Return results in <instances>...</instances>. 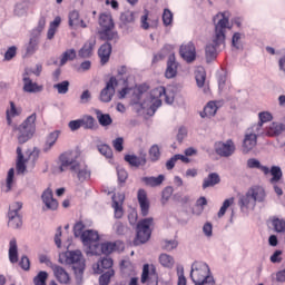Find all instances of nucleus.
Returning <instances> with one entry per match:
<instances>
[{
    "mask_svg": "<svg viewBox=\"0 0 285 285\" xmlns=\"http://www.w3.org/2000/svg\"><path fill=\"white\" fill-rule=\"evenodd\" d=\"M14 168H10L7 173V177L4 181L1 183V191L2 193H12V188H14Z\"/></svg>",
    "mask_w": 285,
    "mask_h": 285,
    "instance_id": "19",
    "label": "nucleus"
},
{
    "mask_svg": "<svg viewBox=\"0 0 285 285\" xmlns=\"http://www.w3.org/2000/svg\"><path fill=\"white\" fill-rule=\"evenodd\" d=\"M195 285H215V277L213 275L203 278V281H198Z\"/></svg>",
    "mask_w": 285,
    "mask_h": 285,
    "instance_id": "64",
    "label": "nucleus"
},
{
    "mask_svg": "<svg viewBox=\"0 0 285 285\" xmlns=\"http://www.w3.org/2000/svg\"><path fill=\"white\" fill-rule=\"evenodd\" d=\"M163 23L168 27L173 23V11L170 9H165L163 12Z\"/></svg>",
    "mask_w": 285,
    "mask_h": 285,
    "instance_id": "55",
    "label": "nucleus"
},
{
    "mask_svg": "<svg viewBox=\"0 0 285 285\" xmlns=\"http://www.w3.org/2000/svg\"><path fill=\"white\" fill-rule=\"evenodd\" d=\"M210 275H213V273H210V267H208V264L204 262H195L191 265L190 278L194 284L206 279V277H210Z\"/></svg>",
    "mask_w": 285,
    "mask_h": 285,
    "instance_id": "10",
    "label": "nucleus"
},
{
    "mask_svg": "<svg viewBox=\"0 0 285 285\" xmlns=\"http://www.w3.org/2000/svg\"><path fill=\"white\" fill-rule=\"evenodd\" d=\"M234 203H235V198L225 199L223 203V206L218 212V217L219 218L224 217L226 215V210H228V208H230V206H233Z\"/></svg>",
    "mask_w": 285,
    "mask_h": 285,
    "instance_id": "44",
    "label": "nucleus"
},
{
    "mask_svg": "<svg viewBox=\"0 0 285 285\" xmlns=\"http://www.w3.org/2000/svg\"><path fill=\"white\" fill-rule=\"evenodd\" d=\"M83 223H77L75 226H73V235L75 237H80L81 239V236L83 235Z\"/></svg>",
    "mask_w": 285,
    "mask_h": 285,
    "instance_id": "62",
    "label": "nucleus"
},
{
    "mask_svg": "<svg viewBox=\"0 0 285 285\" xmlns=\"http://www.w3.org/2000/svg\"><path fill=\"white\" fill-rule=\"evenodd\" d=\"M119 86V81L115 76H112L106 83V87L100 91V101L108 104L112 101L115 97V88Z\"/></svg>",
    "mask_w": 285,
    "mask_h": 285,
    "instance_id": "13",
    "label": "nucleus"
},
{
    "mask_svg": "<svg viewBox=\"0 0 285 285\" xmlns=\"http://www.w3.org/2000/svg\"><path fill=\"white\" fill-rule=\"evenodd\" d=\"M159 263L165 268H173V266H175V258H173V256H170L168 254H161L159 256Z\"/></svg>",
    "mask_w": 285,
    "mask_h": 285,
    "instance_id": "39",
    "label": "nucleus"
},
{
    "mask_svg": "<svg viewBox=\"0 0 285 285\" xmlns=\"http://www.w3.org/2000/svg\"><path fill=\"white\" fill-rule=\"evenodd\" d=\"M217 19L218 22L215 24V38L213 45H207L205 48V57L208 63L217 59V48L226 41V28H228L229 20L226 17V13H217L214 17V21H217Z\"/></svg>",
    "mask_w": 285,
    "mask_h": 285,
    "instance_id": "1",
    "label": "nucleus"
},
{
    "mask_svg": "<svg viewBox=\"0 0 285 285\" xmlns=\"http://www.w3.org/2000/svg\"><path fill=\"white\" fill-rule=\"evenodd\" d=\"M75 59H77V51L75 49H68L62 53L60 65L66 66L68 61H75Z\"/></svg>",
    "mask_w": 285,
    "mask_h": 285,
    "instance_id": "34",
    "label": "nucleus"
},
{
    "mask_svg": "<svg viewBox=\"0 0 285 285\" xmlns=\"http://www.w3.org/2000/svg\"><path fill=\"white\" fill-rule=\"evenodd\" d=\"M95 46H97V40L89 39L85 42L82 48L78 51V56L80 59H90L92 51L95 50Z\"/></svg>",
    "mask_w": 285,
    "mask_h": 285,
    "instance_id": "20",
    "label": "nucleus"
},
{
    "mask_svg": "<svg viewBox=\"0 0 285 285\" xmlns=\"http://www.w3.org/2000/svg\"><path fill=\"white\" fill-rule=\"evenodd\" d=\"M164 179H166V176L164 175H158L157 177H142L141 181L145 184V186H149L150 188H155L157 186H161L164 184Z\"/></svg>",
    "mask_w": 285,
    "mask_h": 285,
    "instance_id": "29",
    "label": "nucleus"
},
{
    "mask_svg": "<svg viewBox=\"0 0 285 285\" xmlns=\"http://www.w3.org/2000/svg\"><path fill=\"white\" fill-rule=\"evenodd\" d=\"M65 263L72 266L76 283L78 285L83 284V272L86 271V259L81 250H67L65 253Z\"/></svg>",
    "mask_w": 285,
    "mask_h": 285,
    "instance_id": "2",
    "label": "nucleus"
},
{
    "mask_svg": "<svg viewBox=\"0 0 285 285\" xmlns=\"http://www.w3.org/2000/svg\"><path fill=\"white\" fill-rule=\"evenodd\" d=\"M37 46H39V39L36 37L31 38L27 46V55H35L37 52Z\"/></svg>",
    "mask_w": 285,
    "mask_h": 285,
    "instance_id": "51",
    "label": "nucleus"
},
{
    "mask_svg": "<svg viewBox=\"0 0 285 285\" xmlns=\"http://www.w3.org/2000/svg\"><path fill=\"white\" fill-rule=\"evenodd\" d=\"M137 199L140 206V215H142V217H147L148 213H150V200H148V194L144 189H139Z\"/></svg>",
    "mask_w": 285,
    "mask_h": 285,
    "instance_id": "17",
    "label": "nucleus"
},
{
    "mask_svg": "<svg viewBox=\"0 0 285 285\" xmlns=\"http://www.w3.org/2000/svg\"><path fill=\"white\" fill-rule=\"evenodd\" d=\"M149 157L151 161H159V158L161 157V151L159 150L158 145H154L149 149Z\"/></svg>",
    "mask_w": 285,
    "mask_h": 285,
    "instance_id": "47",
    "label": "nucleus"
},
{
    "mask_svg": "<svg viewBox=\"0 0 285 285\" xmlns=\"http://www.w3.org/2000/svg\"><path fill=\"white\" fill-rule=\"evenodd\" d=\"M215 115H217V109L215 108H204L199 111L202 119H210V117H215Z\"/></svg>",
    "mask_w": 285,
    "mask_h": 285,
    "instance_id": "52",
    "label": "nucleus"
},
{
    "mask_svg": "<svg viewBox=\"0 0 285 285\" xmlns=\"http://www.w3.org/2000/svg\"><path fill=\"white\" fill-rule=\"evenodd\" d=\"M112 199H114L112 208L115 210V217L116 219H121V217H124V208L121 207V205H119L117 200H115V197Z\"/></svg>",
    "mask_w": 285,
    "mask_h": 285,
    "instance_id": "56",
    "label": "nucleus"
},
{
    "mask_svg": "<svg viewBox=\"0 0 285 285\" xmlns=\"http://www.w3.org/2000/svg\"><path fill=\"white\" fill-rule=\"evenodd\" d=\"M259 135H264V131H262V124H255L246 130L243 140V153L248 154L257 146V137H259Z\"/></svg>",
    "mask_w": 285,
    "mask_h": 285,
    "instance_id": "7",
    "label": "nucleus"
},
{
    "mask_svg": "<svg viewBox=\"0 0 285 285\" xmlns=\"http://www.w3.org/2000/svg\"><path fill=\"white\" fill-rule=\"evenodd\" d=\"M73 177H77L78 181L83 183L87 179H90V171L88 166L79 164L72 171Z\"/></svg>",
    "mask_w": 285,
    "mask_h": 285,
    "instance_id": "21",
    "label": "nucleus"
},
{
    "mask_svg": "<svg viewBox=\"0 0 285 285\" xmlns=\"http://www.w3.org/2000/svg\"><path fill=\"white\" fill-rule=\"evenodd\" d=\"M179 55L184 61L187 63H193L197 59V49L195 48V43L187 42L180 46Z\"/></svg>",
    "mask_w": 285,
    "mask_h": 285,
    "instance_id": "15",
    "label": "nucleus"
},
{
    "mask_svg": "<svg viewBox=\"0 0 285 285\" xmlns=\"http://www.w3.org/2000/svg\"><path fill=\"white\" fill-rule=\"evenodd\" d=\"M112 146L117 153L124 151V137H118L112 140Z\"/></svg>",
    "mask_w": 285,
    "mask_h": 285,
    "instance_id": "59",
    "label": "nucleus"
},
{
    "mask_svg": "<svg viewBox=\"0 0 285 285\" xmlns=\"http://www.w3.org/2000/svg\"><path fill=\"white\" fill-rule=\"evenodd\" d=\"M165 98L166 104H173L168 97H166V87H157L150 91V108H161V99Z\"/></svg>",
    "mask_w": 285,
    "mask_h": 285,
    "instance_id": "12",
    "label": "nucleus"
},
{
    "mask_svg": "<svg viewBox=\"0 0 285 285\" xmlns=\"http://www.w3.org/2000/svg\"><path fill=\"white\" fill-rule=\"evenodd\" d=\"M23 91L29 94L43 92V85L32 81V71L26 69L22 73Z\"/></svg>",
    "mask_w": 285,
    "mask_h": 285,
    "instance_id": "11",
    "label": "nucleus"
},
{
    "mask_svg": "<svg viewBox=\"0 0 285 285\" xmlns=\"http://www.w3.org/2000/svg\"><path fill=\"white\" fill-rule=\"evenodd\" d=\"M19 266L22 268V271H30V258L28 256H22Z\"/></svg>",
    "mask_w": 285,
    "mask_h": 285,
    "instance_id": "63",
    "label": "nucleus"
},
{
    "mask_svg": "<svg viewBox=\"0 0 285 285\" xmlns=\"http://www.w3.org/2000/svg\"><path fill=\"white\" fill-rule=\"evenodd\" d=\"M247 168H250V169L256 168L257 170H262L264 175H268L271 173V169L267 166L262 165V163L256 158H249L247 160Z\"/></svg>",
    "mask_w": 285,
    "mask_h": 285,
    "instance_id": "31",
    "label": "nucleus"
},
{
    "mask_svg": "<svg viewBox=\"0 0 285 285\" xmlns=\"http://www.w3.org/2000/svg\"><path fill=\"white\" fill-rule=\"evenodd\" d=\"M59 135L60 131L56 130L47 136L46 142L42 148V153H50V150H52V147L57 144V139H59Z\"/></svg>",
    "mask_w": 285,
    "mask_h": 285,
    "instance_id": "27",
    "label": "nucleus"
},
{
    "mask_svg": "<svg viewBox=\"0 0 285 285\" xmlns=\"http://www.w3.org/2000/svg\"><path fill=\"white\" fill-rule=\"evenodd\" d=\"M272 226L275 233L284 234L285 233V219L284 218H273Z\"/></svg>",
    "mask_w": 285,
    "mask_h": 285,
    "instance_id": "38",
    "label": "nucleus"
},
{
    "mask_svg": "<svg viewBox=\"0 0 285 285\" xmlns=\"http://www.w3.org/2000/svg\"><path fill=\"white\" fill-rule=\"evenodd\" d=\"M98 150L100 153V155H104V157H106L107 159H111L112 157V148H110V146L108 145H98Z\"/></svg>",
    "mask_w": 285,
    "mask_h": 285,
    "instance_id": "50",
    "label": "nucleus"
},
{
    "mask_svg": "<svg viewBox=\"0 0 285 285\" xmlns=\"http://www.w3.org/2000/svg\"><path fill=\"white\" fill-rule=\"evenodd\" d=\"M48 279L47 272H39L38 275L33 278L35 285H46V281Z\"/></svg>",
    "mask_w": 285,
    "mask_h": 285,
    "instance_id": "53",
    "label": "nucleus"
},
{
    "mask_svg": "<svg viewBox=\"0 0 285 285\" xmlns=\"http://www.w3.org/2000/svg\"><path fill=\"white\" fill-rule=\"evenodd\" d=\"M52 271L60 284H68L70 282V275L63 267L56 265Z\"/></svg>",
    "mask_w": 285,
    "mask_h": 285,
    "instance_id": "30",
    "label": "nucleus"
},
{
    "mask_svg": "<svg viewBox=\"0 0 285 285\" xmlns=\"http://www.w3.org/2000/svg\"><path fill=\"white\" fill-rule=\"evenodd\" d=\"M80 125L85 130H97V121L92 116H83L80 118Z\"/></svg>",
    "mask_w": 285,
    "mask_h": 285,
    "instance_id": "33",
    "label": "nucleus"
},
{
    "mask_svg": "<svg viewBox=\"0 0 285 285\" xmlns=\"http://www.w3.org/2000/svg\"><path fill=\"white\" fill-rule=\"evenodd\" d=\"M125 161L129 164V166H132L134 168H139V166H146V154H141L139 156L135 155H126Z\"/></svg>",
    "mask_w": 285,
    "mask_h": 285,
    "instance_id": "25",
    "label": "nucleus"
},
{
    "mask_svg": "<svg viewBox=\"0 0 285 285\" xmlns=\"http://www.w3.org/2000/svg\"><path fill=\"white\" fill-rule=\"evenodd\" d=\"M81 242L83 246H90L99 242V234L92 229L85 230L81 235Z\"/></svg>",
    "mask_w": 285,
    "mask_h": 285,
    "instance_id": "24",
    "label": "nucleus"
},
{
    "mask_svg": "<svg viewBox=\"0 0 285 285\" xmlns=\"http://www.w3.org/2000/svg\"><path fill=\"white\" fill-rule=\"evenodd\" d=\"M150 90V86L142 83L136 87L135 95L137 97L136 104H139V99H141V95L148 92Z\"/></svg>",
    "mask_w": 285,
    "mask_h": 285,
    "instance_id": "45",
    "label": "nucleus"
},
{
    "mask_svg": "<svg viewBox=\"0 0 285 285\" xmlns=\"http://www.w3.org/2000/svg\"><path fill=\"white\" fill-rule=\"evenodd\" d=\"M81 157V154H79L78 150H71L66 151L60 155V166L59 170L60 173H66V170L69 168V170L72 173L81 163L79 161Z\"/></svg>",
    "mask_w": 285,
    "mask_h": 285,
    "instance_id": "6",
    "label": "nucleus"
},
{
    "mask_svg": "<svg viewBox=\"0 0 285 285\" xmlns=\"http://www.w3.org/2000/svg\"><path fill=\"white\" fill-rule=\"evenodd\" d=\"M102 246V255H110V253H112L116 248V244L115 243H104L101 244Z\"/></svg>",
    "mask_w": 285,
    "mask_h": 285,
    "instance_id": "58",
    "label": "nucleus"
},
{
    "mask_svg": "<svg viewBox=\"0 0 285 285\" xmlns=\"http://www.w3.org/2000/svg\"><path fill=\"white\" fill-rule=\"evenodd\" d=\"M259 117V122L261 124V132L262 131V127L264 126V124L268 122V121H273V114L268 112V111H263L258 114Z\"/></svg>",
    "mask_w": 285,
    "mask_h": 285,
    "instance_id": "48",
    "label": "nucleus"
},
{
    "mask_svg": "<svg viewBox=\"0 0 285 285\" xmlns=\"http://www.w3.org/2000/svg\"><path fill=\"white\" fill-rule=\"evenodd\" d=\"M178 68H179V62L175 58V53H171L167 60V68L165 71L166 79H175V77H177Z\"/></svg>",
    "mask_w": 285,
    "mask_h": 285,
    "instance_id": "18",
    "label": "nucleus"
},
{
    "mask_svg": "<svg viewBox=\"0 0 285 285\" xmlns=\"http://www.w3.org/2000/svg\"><path fill=\"white\" fill-rule=\"evenodd\" d=\"M87 255H104L102 246L99 243H91L87 246Z\"/></svg>",
    "mask_w": 285,
    "mask_h": 285,
    "instance_id": "41",
    "label": "nucleus"
},
{
    "mask_svg": "<svg viewBox=\"0 0 285 285\" xmlns=\"http://www.w3.org/2000/svg\"><path fill=\"white\" fill-rule=\"evenodd\" d=\"M178 243L177 240H165L163 243V248L164 250L170 252V250H175V248H177Z\"/></svg>",
    "mask_w": 285,
    "mask_h": 285,
    "instance_id": "61",
    "label": "nucleus"
},
{
    "mask_svg": "<svg viewBox=\"0 0 285 285\" xmlns=\"http://www.w3.org/2000/svg\"><path fill=\"white\" fill-rule=\"evenodd\" d=\"M28 159L23 156V151L21 147L17 148V161H16V170L18 175H23L27 170Z\"/></svg>",
    "mask_w": 285,
    "mask_h": 285,
    "instance_id": "23",
    "label": "nucleus"
},
{
    "mask_svg": "<svg viewBox=\"0 0 285 285\" xmlns=\"http://www.w3.org/2000/svg\"><path fill=\"white\" fill-rule=\"evenodd\" d=\"M98 23L100 27L98 35L101 41H112V39H117V31H115V20L112 19V14L100 13Z\"/></svg>",
    "mask_w": 285,
    "mask_h": 285,
    "instance_id": "4",
    "label": "nucleus"
},
{
    "mask_svg": "<svg viewBox=\"0 0 285 285\" xmlns=\"http://www.w3.org/2000/svg\"><path fill=\"white\" fill-rule=\"evenodd\" d=\"M215 153L219 157H232L235 154V142L230 139L215 142Z\"/></svg>",
    "mask_w": 285,
    "mask_h": 285,
    "instance_id": "14",
    "label": "nucleus"
},
{
    "mask_svg": "<svg viewBox=\"0 0 285 285\" xmlns=\"http://www.w3.org/2000/svg\"><path fill=\"white\" fill-rule=\"evenodd\" d=\"M9 261L11 264L19 262V246L17 245V238H12L9 242Z\"/></svg>",
    "mask_w": 285,
    "mask_h": 285,
    "instance_id": "28",
    "label": "nucleus"
},
{
    "mask_svg": "<svg viewBox=\"0 0 285 285\" xmlns=\"http://www.w3.org/2000/svg\"><path fill=\"white\" fill-rule=\"evenodd\" d=\"M156 111L157 109L155 108H138L136 110L137 115H139V117H144V119H150Z\"/></svg>",
    "mask_w": 285,
    "mask_h": 285,
    "instance_id": "43",
    "label": "nucleus"
},
{
    "mask_svg": "<svg viewBox=\"0 0 285 285\" xmlns=\"http://www.w3.org/2000/svg\"><path fill=\"white\" fill-rule=\"evenodd\" d=\"M17 57V47H10L4 53V61H10Z\"/></svg>",
    "mask_w": 285,
    "mask_h": 285,
    "instance_id": "60",
    "label": "nucleus"
},
{
    "mask_svg": "<svg viewBox=\"0 0 285 285\" xmlns=\"http://www.w3.org/2000/svg\"><path fill=\"white\" fill-rule=\"evenodd\" d=\"M69 26H81V20H79V11L73 10L69 13Z\"/></svg>",
    "mask_w": 285,
    "mask_h": 285,
    "instance_id": "49",
    "label": "nucleus"
},
{
    "mask_svg": "<svg viewBox=\"0 0 285 285\" xmlns=\"http://www.w3.org/2000/svg\"><path fill=\"white\" fill-rule=\"evenodd\" d=\"M6 115H7L8 126H12V122L14 121V119H17V117H19L21 115V109L20 108H9V109H7Z\"/></svg>",
    "mask_w": 285,
    "mask_h": 285,
    "instance_id": "36",
    "label": "nucleus"
},
{
    "mask_svg": "<svg viewBox=\"0 0 285 285\" xmlns=\"http://www.w3.org/2000/svg\"><path fill=\"white\" fill-rule=\"evenodd\" d=\"M125 87L118 91L117 96L118 99H126V97H128V95H130V90H132V88L128 87V79L124 80Z\"/></svg>",
    "mask_w": 285,
    "mask_h": 285,
    "instance_id": "54",
    "label": "nucleus"
},
{
    "mask_svg": "<svg viewBox=\"0 0 285 285\" xmlns=\"http://www.w3.org/2000/svg\"><path fill=\"white\" fill-rule=\"evenodd\" d=\"M42 203L46 206V210H57L59 208V203L55 199L52 189L47 188L41 195Z\"/></svg>",
    "mask_w": 285,
    "mask_h": 285,
    "instance_id": "16",
    "label": "nucleus"
},
{
    "mask_svg": "<svg viewBox=\"0 0 285 285\" xmlns=\"http://www.w3.org/2000/svg\"><path fill=\"white\" fill-rule=\"evenodd\" d=\"M266 199V191L259 187L255 186L247 190L246 194L239 196L238 206L242 210H255L257 202L261 204Z\"/></svg>",
    "mask_w": 285,
    "mask_h": 285,
    "instance_id": "3",
    "label": "nucleus"
},
{
    "mask_svg": "<svg viewBox=\"0 0 285 285\" xmlns=\"http://www.w3.org/2000/svg\"><path fill=\"white\" fill-rule=\"evenodd\" d=\"M53 89L57 90L58 95H67L70 90V81L63 80L62 82L53 85Z\"/></svg>",
    "mask_w": 285,
    "mask_h": 285,
    "instance_id": "40",
    "label": "nucleus"
},
{
    "mask_svg": "<svg viewBox=\"0 0 285 285\" xmlns=\"http://www.w3.org/2000/svg\"><path fill=\"white\" fill-rule=\"evenodd\" d=\"M108 268H112V258L110 257H105L94 265V272L96 275H101V273H104V271H108Z\"/></svg>",
    "mask_w": 285,
    "mask_h": 285,
    "instance_id": "26",
    "label": "nucleus"
},
{
    "mask_svg": "<svg viewBox=\"0 0 285 285\" xmlns=\"http://www.w3.org/2000/svg\"><path fill=\"white\" fill-rule=\"evenodd\" d=\"M97 119H98V124H100V126L102 127L112 125V118L108 114H101L97 111Z\"/></svg>",
    "mask_w": 285,
    "mask_h": 285,
    "instance_id": "42",
    "label": "nucleus"
},
{
    "mask_svg": "<svg viewBox=\"0 0 285 285\" xmlns=\"http://www.w3.org/2000/svg\"><path fill=\"white\" fill-rule=\"evenodd\" d=\"M186 137H188V128L184 126L179 127L176 136L177 141L181 144Z\"/></svg>",
    "mask_w": 285,
    "mask_h": 285,
    "instance_id": "57",
    "label": "nucleus"
},
{
    "mask_svg": "<svg viewBox=\"0 0 285 285\" xmlns=\"http://www.w3.org/2000/svg\"><path fill=\"white\" fill-rule=\"evenodd\" d=\"M120 21L124 26L135 23V11H130V10L124 11L120 14Z\"/></svg>",
    "mask_w": 285,
    "mask_h": 285,
    "instance_id": "37",
    "label": "nucleus"
},
{
    "mask_svg": "<svg viewBox=\"0 0 285 285\" xmlns=\"http://www.w3.org/2000/svg\"><path fill=\"white\" fill-rule=\"evenodd\" d=\"M155 219L153 217L141 219L137 224V236L135 239V245L139 246V244H146L148 239H150V235H153V230L150 229L154 226Z\"/></svg>",
    "mask_w": 285,
    "mask_h": 285,
    "instance_id": "8",
    "label": "nucleus"
},
{
    "mask_svg": "<svg viewBox=\"0 0 285 285\" xmlns=\"http://www.w3.org/2000/svg\"><path fill=\"white\" fill-rule=\"evenodd\" d=\"M115 276V271L114 269H109L107 271L105 274H102L99 277V285H108L110 284V278Z\"/></svg>",
    "mask_w": 285,
    "mask_h": 285,
    "instance_id": "46",
    "label": "nucleus"
},
{
    "mask_svg": "<svg viewBox=\"0 0 285 285\" xmlns=\"http://www.w3.org/2000/svg\"><path fill=\"white\" fill-rule=\"evenodd\" d=\"M272 178H271V184H277L282 177H284V174L282 173V167L279 166H272L269 170Z\"/></svg>",
    "mask_w": 285,
    "mask_h": 285,
    "instance_id": "35",
    "label": "nucleus"
},
{
    "mask_svg": "<svg viewBox=\"0 0 285 285\" xmlns=\"http://www.w3.org/2000/svg\"><path fill=\"white\" fill-rule=\"evenodd\" d=\"M219 181H220L219 174L212 173L208 175V177L204 179L203 189L206 190V188H212L213 186H217Z\"/></svg>",
    "mask_w": 285,
    "mask_h": 285,
    "instance_id": "32",
    "label": "nucleus"
},
{
    "mask_svg": "<svg viewBox=\"0 0 285 285\" xmlns=\"http://www.w3.org/2000/svg\"><path fill=\"white\" fill-rule=\"evenodd\" d=\"M110 55H112V45L104 43L98 50V57L100 58L101 66H106L110 61Z\"/></svg>",
    "mask_w": 285,
    "mask_h": 285,
    "instance_id": "22",
    "label": "nucleus"
},
{
    "mask_svg": "<svg viewBox=\"0 0 285 285\" xmlns=\"http://www.w3.org/2000/svg\"><path fill=\"white\" fill-rule=\"evenodd\" d=\"M22 208H23V203L21 202L12 203L9 206V213H8L9 228L17 230V228H21V226H23V220L21 219V215H19V210H21Z\"/></svg>",
    "mask_w": 285,
    "mask_h": 285,
    "instance_id": "9",
    "label": "nucleus"
},
{
    "mask_svg": "<svg viewBox=\"0 0 285 285\" xmlns=\"http://www.w3.org/2000/svg\"><path fill=\"white\" fill-rule=\"evenodd\" d=\"M35 121H37V115L32 114L20 126H14V130L18 132L17 137L19 144H26L32 139V135H35V130H37Z\"/></svg>",
    "mask_w": 285,
    "mask_h": 285,
    "instance_id": "5",
    "label": "nucleus"
}]
</instances>
